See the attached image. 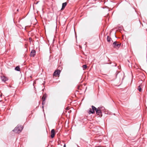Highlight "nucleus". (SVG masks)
Listing matches in <instances>:
<instances>
[{"label": "nucleus", "mask_w": 147, "mask_h": 147, "mask_svg": "<svg viewBox=\"0 0 147 147\" xmlns=\"http://www.w3.org/2000/svg\"><path fill=\"white\" fill-rule=\"evenodd\" d=\"M22 129V126L18 125L13 130V131L15 133L19 134L21 131Z\"/></svg>", "instance_id": "nucleus-1"}, {"label": "nucleus", "mask_w": 147, "mask_h": 147, "mask_svg": "<svg viewBox=\"0 0 147 147\" xmlns=\"http://www.w3.org/2000/svg\"><path fill=\"white\" fill-rule=\"evenodd\" d=\"M92 110H106L105 108L102 106H100L97 108L94 106L92 105Z\"/></svg>", "instance_id": "nucleus-2"}, {"label": "nucleus", "mask_w": 147, "mask_h": 147, "mask_svg": "<svg viewBox=\"0 0 147 147\" xmlns=\"http://www.w3.org/2000/svg\"><path fill=\"white\" fill-rule=\"evenodd\" d=\"M121 45L120 43L116 41L114 42L113 44V47L115 49L119 48Z\"/></svg>", "instance_id": "nucleus-3"}, {"label": "nucleus", "mask_w": 147, "mask_h": 147, "mask_svg": "<svg viewBox=\"0 0 147 147\" xmlns=\"http://www.w3.org/2000/svg\"><path fill=\"white\" fill-rule=\"evenodd\" d=\"M61 72V70L59 69H57L55 70L54 72L53 73V76H59V75Z\"/></svg>", "instance_id": "nucleus-4"}, {"label": "nucleus", "mask_w": 147, "mask_h": 147, "mask_svg": "<svg viewBox=\"0 0 147 147\" xmlns=\"http://www.w3.org/2000/svg\"><path fill=\"white\" fill-rule=\"evenodd\" d=\"M36 51L34 50H32L30 52V56L34 57L36 55Z\"/></svg>", "instance_id": "nucleus-5"}, {"label": "nucleus", "mask_w": 147, "mask_h": 147, "mask_svg": "<svg viewBox=\"0 0 147 147\" xmlns=\"http://www.w3.org/2000/svg\"><path fill=\"white\" fill-rule=\"evenodd\" d=\"M51 138H53L54 137L55 135V131L54 129H52L51 131Z\"/></svg>", "instance_id": "nucleus-6"}, {"label": "nucleus", "mask_w": 147, "mask_h": 147, "mask_svg": "<svg viewBox=\"0 0 147 147\" xmlns=\"http://www.w3.org/2000/svg\"><path fill=\"white\" fill-rule=\"evenodd\" d=\"M67 4V3L66 2L63 3H62V8L61 9V10H63L65 8Z\"/></svg>", "instance_id": "nucleus-7"}, {"label": "nucleus", "mask_w": 147, "mask_h": 147, "mask_svg": "<svg viewBox=\"0 0 147 147\" xmlns=\"http://www.w3.org/2000/svg\"><path fill=\"white\" fill-rule=\"evenodd\" d=\"M47 94L45 93L44 94L42 98V100H43V101H45L46 100V98L47 97Z\"/></svg>", "instance_id": "nucleus-8"}, {"label": "nucleus", "mask_w": 147, "mask_h": 147, "mask_svg": "<svg viewBox=\"0 0 147 147\" xmlns=\"http://www.w3.org/2000/svg\"><path fill=\"white\" fill-rule=\"evenodd\" d=\"M96 111V113L97 115H99V116H102V113L101 111Z\"/></svg>", "instance_id": "nucleus-9"}, {"label": "nucleus", "mask_w": 147, "mask_h": 147, "mask_svg": "<svg viewBox=\"0 0 147 147\" xmlns=\"http://www.w3.org/2000/svg\"><path fill=\"white\" fill-rule=\"evenodd\" d=\"M1 79L2 81L4 82L8 80L7 78L5 76L1 77Z\"/></svg>", "instance_id": "nucleus-10"}, {"label": "nucleus", "mask_w": 147, "mask_h": 147, "mask_svg": "<svg viewBox=\"0 0 147 147\" xmlns=\"http://www.w3.org/2000/svg\"><path fill=\"white\" fill-rule=\"evenodd\" d=\"M142 86V84H140L139 86L137 88V89L140 92H141L142 91V88H141V87Z\"/></svg>", "instance_id": "nucleus-11"}, {"label": "nucleus", "mask_w": 147, "mask_h": 147, "mask_svg": "<svg viewBox=\"0 0 147 147\" xmlns=\"http://www.w3.org/2000/svg\"><path fill=\"white\" fill-rule=\"evenodd\" d=\"M15 70L17 71H20V68L19 66H16L15 68Z\"/></svg>", "instance_id": "nucleus-12"}, {"label": "nucleus", "mask_w": 147, "mask_h": 147, "mask_svg": "<svg viewBox=\"0 0 147 147\" xmlns=\"http://www.w3.org/2000/svg\"><path fill=\"white\" fill-rule=\"evenodd\" d=\"M95 111H87V113L89 114H94L95 113Z\"/></svg>", "instance_id": "nucleus-13"}, {"label": "nucleus", "mask_w": 147, "mask_h": 147, "mask_svg": "<svg viewBox=\"0 0 147 147\" xmlns=\"http://www.w3.org/2000/svg\"><path fill=\"white\" fill-rule=\"evenodd\" d=\"M111 38L109 37L108 36H107V40L108 42H109L111 41Z\"/></svg>", "instance_id": "nucleus-14"}, {"label": "nucleus", "mask_w": 147, "mask_h": 147, "mask_svg": "<svg viewBox=\"0 0 147 147\" xmlns=\"http://www.w3.org/2000/svg\"><path fill=\"white\" fill-rule=\"evenodd\" d=\"M103 112L105 114H109V113H110L109 111H104Z\"/></svg>", "instance_id": "nucleus-15"}, {"label": "nucleus", "mask_w": 147, "mask_h": 147, "mask_svg": "<svg viewBox=\"0 0 147 147\" xmlns=\"http://www.w3.org/2000/svg\"><path fill=\"white\" fill-rule=\"evenodd\" d=\"M83 69H86L87 67V66L86 65H83L82 66Z\"/></svg>", "instance_id": "nucleus-16"}, {"label": "nucleus", "mask_w": 147, "mask_h": 147, "mask_svg": "<svg viewBox=\"0 0 147 147\" xmlns=\"http://www.w3.org/2000/svg\"><path fill=\"white\" fill-rule=\"evenodd\" d=\"M113 64L112 65V66H116L117 65V64L115 63H113Z\"/></svg>", "instance_id": "nucleus-17"}, {"label": "nucleus", "mask_w": 147, "mask_h": 147, "mask_svg": "<svg viewBox=\"0 0 147 147\" xmlns=\"http://www.w3.org/2000/svg\"><path fill=\"white\" fill-rule=\"evenodd\" d=\"M29 40L30 42H31V41L32 40V39L31 38H29Z\"/></svg>", "instance_id": "nucleus-18"}, {"label": "nucleus", "mask_w": 147, "mask_h": 147, "mask_svg": "<svg viewBox=\"0 0 147 147\" xmlns=\"http://www.w3.org/2000/svg\"><path fill=\"white\" fill-rule=\"evenodd\" d=\"M42 105H43L44 104H45V101L43 102V100H42Z\"/></svg>", "instance_id": "nucleus-19"}, {"label": "nucleus", "mask_w": 147, "mask_h": 147, "mask_svg": "<svg viewBox=\"0 0 147 147\" xmlns=\"http://www.w3.org/2000/svg\"><path fill=\"white\" fill-rule=\"evenodd\" d=\"M69 109L68 108V107H67L66 109H65V110H68Z\"/></svg>", "instance_id": "nucleus-20"}, {"label": "nucleus", "mask_w": 147, "mask_h": 147, "mask_svg": "<svg viewBox=\"0 0 147 147\" xmlns=\"http://www.w3.org/2000/svg\"><path fill=\"white\" fill-rule=\"evenodd\" d=\"M119 72H117V71L116 73V76H117V75L119 73Z\"/></svg>", "instance_id": "nucleus-21"}, {"label": "nucleus", "mask_w": 147, "mask_h": 147, "mask_svg": "<svg viewBox=\"0 0 147 147\" xmlns=\"http://www.w3.org/2000/svg\"><path fill=\"white\" fill-rule=\"evenodd\" d=\"M88 110H92V108H90Z\"/></svg>", "instance_id": "nucleus-22"}, {"label": "nucleus", "mask_w": 147, "mask_h": 147, "mask_svg": "<svg viewBox=\"0 0 147 147\" xmlns=\"http://www.w3.org/2000/svg\"><path fill=\"white\" fill-rule=\"evenodd\" d=\"M71 111H68V113H70L71 112Z\"/></svg>", "instance_id": "nucleus-23"}, {"label": "nucleus", "mask_w": 147, "mask_h": 147, "mask_svg": "<svg viewBox=\"0 0 147 147\" xmlns=\"http://www.w3.org/2000/svg\"><path fill=\"white\" fill-rule=\"evenodd\" d=\"M63 147H66V145H65V144H64V146H63Z\"/></svg>", "instance_id": "nucleus-24"}, {"label": "nucleus", "mask_w": 147, "mask_h": 147, "mask_svg": "<svg viewBox=\"0 0 147 147\" xmlns=\"http://www.w3.org/2000/svg\"><path fill=\"white\" fill-rule=\"evenodd\" d=\"M38 2H37L35 4H37L38 3Z\"/></svg>", "instance_id": "nucleus-25"}, {"label": "nucleus", "mask_w": 147, "mask_h": 147, "mask_svg": "<svg viewBox=\"0 0 147 147\" xmlns=\"http://www.w3.org/2000/svg\"><path fill=\"white\" fill-rule=\"evenodd\" d=\"M80 49H82V47H81V46H80Z\"/></svg>", "instance_id": "nucleus-26"}, {"label": "nucleus", "mask_w": 147, "mask_h": 147, "mask_svg": "<svg viewBox=\"0 0 147 147\" xmlns=\"http://www.w3.org/2000/svg\"><path fill=\"white\" fill-rule=\"evenodd\" d=\"M70 109H73L72 108H71Z\"/></svg>", "instance_id": "nucleus-27"}, {"label": "nucleus", "mask_w": 147, "mask_h": 147, "mask_svg": "<svg viewBox=\"0 0 147 147\" xmlns=\"http://www.w3.org/2000/svg\"><path fill=\"white\" fill-rule=\"evenodd\" d=\"M111 62H110V63H109V64H111Z\"/></svg>", "instance_id": "nucleus-28"}, {"label": "nucleus", "mask_w": 147, "mask_h": 147, "mask_svg": "<svg viewBox=\"0 0 147 147\" xmlns=\"http://www.w3.org/2000/svg\"><path fill=\"white\" fill-rule=\"evenodd\" d=\"M17 11H18V9L17 10Z\"/></svg>", "instance_id": "nucleus-29"}, {"label": "nucleus", "mask_w": 147, "mask_h": 147, "mask_svg": "<svg viewBox=\"0 0 147 147\" xmlns=\"http://www.w3.org/2000/svg\"><path fill=\"white\" fill-rule=\"evenodd\" d=\"M114 115H115V113H114Z\"/></svg>", "instance_id": "nucleus-30"}, {"label": "nucleus", "mask_w": 147, "mask_h": 147, "mask_svg": "<svg viewBox=\"0 0 147 147\" xmlns=\"http://www.w3.org/2000/svg\"><path fill=\"white\" fill-rule=\"evenodd\" d=\"M44 90V89H42V91H43V90Z\"/></svg>", "instance_id": "nucleus-31"}, {"label": "nucleus", "mask_w": 147, "mask_h": 147, "mask_svg": "<svg viewBox=\"0 0 147 147\" xmlns=\"http://www.w3.org/2000/svg\"><path fill=\"white\" fill-rule=\"evenodd\" d=\"M42 108H43V107H43V106H42Z\"/></svg>", "instance_id": "nucleus-32"}, {"label": "nucleus", "mask_w": 147, "mask_h": 147, "mask_svg": "<svg viewBox=\"0 0 147 147\" xmlns=\"http://www.w3.org/2000/svg\"><path fill=\"white\" fill-rule=\"evenodd\" d=\"M30 78H31L32 77L31 76H30Z\"/></svg>", "instance_id": "nucleus-33"}, {"label": "nucleus", "mask_w": 147, "mask_h": 147, "mask_svg": "<svg viewBox=\"0 0 147 147\" xmlns=\"http://www.w3.org/2000/svg\"><path fill=\"white\" fill-rule=\"evenodd\" d=\"M76 37H77V36L76 35Z\"/></svg>", "instance_id": "nucleus-34"}]
</instances>
